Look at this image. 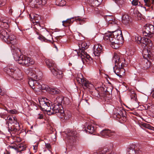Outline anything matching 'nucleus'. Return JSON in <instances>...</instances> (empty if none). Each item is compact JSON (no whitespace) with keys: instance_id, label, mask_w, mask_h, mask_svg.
I'll use <instances>...</instances> for the list:
<instances>
[{"instance_id":"obj_1","label":"nucleus","mask_w":154,"mask_h":154,"mask_svg":"<svg viewBox=\"0 0 154 154\" xmlns=\"http://www.w3.org/2000/svg\"><path fill=\"white\" fill-rule=\"evenodd\" d=\"M125 60L120 58L119 54L114 53L113 57V61L115 63V66L113 67L114 72L120 78H122L125 75V70L123 68L124 66Z\"/></svg>"},{"instance_id":"obj_2","label":"nucleus","mask_w":154,"mask_h":154,"mask_svg":"<svg viewBox=\"0 0 154 154\" xmlns=\"http://www.w3.org/2000/svg\"><path fill=\"white\" fill-rule=\"evenodd\" d=\"M103 39L105 40L109 41L111 43L120 44L123 40L122 31L117 30L112 33H106Z\"/></svg>"},{"instance_id":"obj_3","label":"nucleus","mask_w":154,"mask_h":154,"mask_svg":"<svg viewBox=\"0 0 154 154\" xmlns=\"http://www.w3.org/2000/svg\"><path fill=\"white\" fill-rule=\"evenodd\" d=\"M7 119L8 120L7 122L8 123V130L11 134H14L15 132L20 130V125L16 117L12 116H9L7 117Z\"/></svg>"},{"instance_id":"obj_4","label":"nucleus","mask_w":154,"mask_h":154,"mask_svg":"<svg viewBox=\"0 0 154 154\" xmlns=\"http://www.w3.org/2000/svg\"><path fill=\"white\" fill-rule=\"evenodd\" d=\"M134 41L138 44H141L143 46L146 47L150 50L153 47V45L152 41L149 39L145 37L142 38L138 35L134 37Z\"/></svg>"},{"instance_id":"obj_5","label":"nucleus","mask_w":154,"mask_h":154,"mask_svg":"<svg viewBox=\"0 0 154 154\" xmlns=\"http://www.w3.org/2000/svg\"><path fill=\"white\" fill-rule=\"evenodd\" d=\"M18 51V53L16 52L15 53L14 57L15 58L16 57H17L18 59L16 60L18 61V62L20 64H23V65H25L26 66H28L30 64H33L34 63V62L33 60L29 57H26L25 56L22 55L19 57V54L17 53H20Z\"/></svg>"},{"instance_id":"obj_6","label":"nucleus","mask_w":154,"mask_h":154,"mask_svg":"<svg viewBox=\"0 0 154 154\" xmlns=\"http://www.w3.org/2000/svg\"><path fill=\"white\" fill-rule=\"evenodd\" d=\"M116 116L119 119V121L121 123L126 121V112L122 107H117L115 109Z\"/></svg>"},{"instance_id":"obj_7","label":"nucleus","mask_w":154,"mask_h":154,"mask_svg":"<svg viewBox=\"0 0 154 154\" xmlns=\"http://www.w3.org/2000/svg\"><path fill=\"white\" fill-rule=\"evenodd\" d=\"M108 89L105 86L100 87L99 88L98 94L100 97H103L106 100L110 99H111L112 95L108 91ZM98 97V96H97Z\"/></svg>"},{"instance_id":"obj_8","label":"nucleus","mask_w":154,"mask_h":154,"mask_svg":"<svg viewBox=\"0 0 154 154\" xmlns=\"http://www.w3.org/2000/svg\"><path fill=\"white\" fill-rule=\"evenodd\" d=\"M143 35L150 38L153 37L154 34V27L152 25L146 24L144 27L143 32Z\"/></svg>"},{"instance_id":"obj_9","label":"nucleus","mask_w":154,"mask_h":154,"mask_svg":"<svg viewBox=\"0 0 154 154\" xmlns=\"http://www.w3.org/2000/svg\"><path fill=\"white\" fill-rule=\"evenodd\" d=\"M8 37L6 39V42L8 44H11L12 45L11 46V49L13 50V52L14 55L15 53L16 52H17V53H18V51H19V52H20V50L16 48L14 46V45L16 44V39L15 36L12 35H10L9 33H8Z\"/></svg>"},{"instance_id":"obj_10","label":"nucleus","mask_w":154,"mask_h":154,"mask_svg":"<svg viewBox=\"0 0 154 154\" xmlns=\"http://www.w3.org/2000/svg\"><path fill=\"white\" fill-rule=\"evenodd\" d=\"M45 99L46 100H48L47 98H42L39 100V102L42 110L47 112V114L49 115L51 109V104L49 102L45 101Z\"/></svg>"},{"instance_id":"obj_11","label":"nucleus","mask_w":154,"mask_h":154,"mask_svg":"<svg viewBox=\"0 0 154 154\" xmlns=\"http://www.w3.org/2000/svg\"><path fill=\"white\" fill-rule=\"evenodd\" d=\"M101 135L105 137H116L117 133L114 131H112L108 129H105L102 130L100 132Z\"/></svg>"},{"instance_id":"obj_12","label":"nucleus","mask_w":154,"mask_h":154,"mask_svg":"<svg viewBox=\"0 0 154 154\" xmlns=\"http://www.w3.org/2000/svg\"><path fill=\"white\" fill-rule=\"evenodd\" d=\"M61 107H62V106L59 105L54 103L52 109L51 108L50 111V113H49V115L53 114H57L58 116H59L61 110H62L61 109Z\"/></svg>"},{"instance_id":"obj_13","label":"nucleus","mask_w":154,"mask_h":154,"mask_svg":"<svg viewBox=\"0 0 154 154\" xmlns=\"http://www.w3.org/2000/svg\"><path fill=\"white\" fill-rule=\"evenodd\" d=\"M35 79H33L29 78V84L33 89L38 88L41 89L42 88L41 85H39Z\"/></svg>"},{"instance_id":"obj_14","label":"nucleus","mask_w":154,"mask_h":154,"mask_svg":"<svg viewBox=\"0 0 154 154\" xmlns=\"http://www.w3.org/2000/svg\"><path fill=\"white\" fill-rule=\"evenodd\" d=\"M26 72L27 73L28 77L30 78L29 79L34 78L38 80L41 77V76L39 77V76L37 74H35V71L31 69H28L26 71Z\"/></svg>"},{"instance_id":"obj_15","label":"nucleus","mask_w":154,"mask_h":154,"mask_svg":"<svg viewBox=\"0 0 154 154\" xmlns=\"http://www.w3.org/2000/svg\"><path fill=\"white\" fill-rule=\"evenodd\" d=\"M94 51L95 56L98 57L103 53L102 45L100 44L94 45Z\"/></svg>"},{"instance_id":"obj_16","label":"nucleus","mask_w":154,"mask_h":154,"mask_svg":"<svg viewBox=\"0 0 154 154\" xmlns=\"http://www.w3.org/2000/svg\"><path fill=\"white\" fill-rule=\"evenodd\" d=\"M60 116V117L61 118L67 120L71 117V114L70 112L68 110H61Z\"/></svg>"},{"instance_id":"obj_17","label":"nucleus","mask_w":154,"mask_h":154,"mask_svg":"<svg viewBox=\"0 0 154 154\" xmlns=\"http://www.w3.org/2000/svg\"><path fill=\"white\" fill-rule=\"evenodd\" d=\"M54 75L58 79H61L63 76V73L62 71L57 69L56 67L51 71Z\"/></svg>"},{"instance_id":"obj_18","label":"nucleus","mask_w":154,"mask_h":154,"mask_svg":"<svg viewBox=\"0 0 154 154\" xmlns=\"http://www.w3.org/2000/svg\"><path fill=\"white\" fill-rule=\"evenodd\" d=\"M11 77L17 80H21L22 79L21 72L19 69L14 70Z\"/></svg>"},{"instance_id":"obj_19","label":"nucleus","mask_w":154,"mask_h":154,"mask_svg":"<svg viewBox=\"0 0 154 154\" xmlns=\"http://www.w3.org/2000/svg\"><path fill=\"white\" fill-rule=\"evenodd\" d=\"M45 62L47 67L51 71L56 67V64L52 60L46 59Z\"/></svg>"},{"instance_id":"obj_20","label":"nucleus","mask_w":154,"mask_h":154,"mask_svg":"<svg viewBox=\"0 0 154 154\" xmlns=\"http://www.w3.org/2000/svg\"><path fill=\"white\" fill-rule=\"evenodd\" d=\"M78 55L80 56L82 59L86 58L89 60H90V58H91L90 55L86 52H85V50L83 49L79 50V53H78Z\"/></svg>"},{"instance_id":"obj_21","label":"nucleus","mask_w":154,"mask_h":154,"mask_svg":"<svg viewBox=\"0 0 154 154\" xmlns=\"http://www.w3.org/2000/svg\"><path fill=\"white\" fill-rule=\"evenodd\" d=\"M105 19L106 21L108 22V25H116V22L114 20H113V17L111 16L106 15L105 17Z\"/></svg>"},{"instance_id":"obj_22","label":"nucleus","mask_w":154,"mask_h":154,"mask_svg":"<svg viewBox=\"0 0 154 154\" xmlns=\"http://www.w3.org/2000/svg\"><path fill=\"white\" fill-rule=\"evenodd\" d=\"M49 93L52 94H60L61 93L60 90L56 88H49L48 89Z\"/></svg>"},{"instance_id":"obj_23","label":"nucleus","mask_w":154,"mask_h":154,"mask_svg":"<svg viewBox=\"0 0 154 154\" xmlns=\"http://www.w3.org/2000/svg\"><path fill=\"white\" fill-rule=\"evenodd\" d=\"M79 81H81L82 86L84 88H89L90 85H92L91 84L89 83V82L87 81L86 79L85 78H80L79 79Z\"/></svg>"},{"instance_id":"obj_24","label":"nucleus","mask_w":154,"mask_h":154,"mask_svg":"<svg viewBox=\"0 0 154 154\" xmlns=\"http://www.w3.org/2000/svg\"><path fill=\"white\" fill-rule=\"evenodd\" d=\"M122 18V22L125 25L128 24L130 22L131 17L127 14L123 15Z\"/></svg>"},{"instance_id":"obj_25","label":"nucleus","mask_w":154,"mask_h":154,"mask_svg":"<svg viewBox=\"0 0 154 154\" xmlns=\"http://www.w3.org/2000/svg\"><path fill=\"white\" fill-rule=\"evenodd\" d=\"M7 30L2 29L0 31V36L5 42H6V39L8 37L9 33L7 32Z\"/></svg>"},{"instance_id":"obj_26","label":"nucleus","mask_w":154,"mask_h":154,"mask_svg":"<svg viewBox=\"0 0 154 154\" xmlns=\"http://www.w3.org/2000/svg\"><path fill=\"white\" fill-rule=\"evenodd\" d=\"M68 135L69 137L68 139H71L72 138V140H74V138L78 137L79 135L77 134L76 131H72L69 132L68 133Z\"/></svg>"},{"instance_id":"obj_27","label":"nucleus","mask_w":154,"mask_h":154,"mask_svg":"<svg viewBox=\"0 0 154 154\" xmlns=\"http://www.w3.org/2000/svg\"><path fill=\"white\" fill-rule=\"evenodd\" d=\"M41 17L40 15H36L33 17V19L32 20V22L33 23H41L42 22Z\"/></svg>"},{"instance_id":"obj_28","label":"nucleus","mask_w":154,"mask_h":154,"mask_svg":"<svg viewBox=\"0 0 154 154\" xmlns=\"http://www.w3.org/2000/svg\"><path fill=\"white\" fill-rule=\"evenodd\" d=\"M79 50L83 49L84 50L88 48L86 43L84 42H80L79 43Z\"/></svg>"},{"instance_id":"obj_29","label":"nucleus","mask_w":154,"mask_h":154,"mask_svg":"<svg viewBox=\"0 0 154 154\" xmlns=\"http://www.w3.org/2000/svg\"><path fill=\"white\" fill-rule=\"evenodd\" d=\"M63 98L62 96L57 97L54 101V103L59 105L62 106V103L63 102Z\"/></svg>"},{"instance_id":"obj_30","label":"nucleus","mask_w":154,"mask_h":154,"mask_svg":"<svg viewBox=\"0 0 154 154\" xmlns=\"http://www.w3.org/2000/svg\"><path fill=\"white\" fill-rule=\"evenodd\" d=\"M144 5L149 7L152 6L154 4V0H144Z\"/></svg>"},{"instance_id":"obj_31","label":"nucleus","mask_w":154,"mask_h":154,"mask_svg":"<svg viewBox=\"0 0 154 154\" xmlns=\"http://www.w3.org/2000/svg\"><path fill=\"white\" fill-rule=\"evenodd\" d=\"M4 70L7 74L11 77L12 75L13 72L14 71V69L8 67L4 68Z\"/></svg>"},{"instance_id":"obj_32","label":"nucleus","mask_w":154,"mask_h":154,"mask_svg":"<svg viewBox=\"0 0 154 154\" xmlns=\"http://www.w3.org/2000/svg\"><path fill=\"white\" fill-rule=\"evenodd\" d=\"M41 23H34V28L38 30H40L44 28V25L41 24Z\"/></svg>"},{"instance_id":"obj_33","label":"nucleus","mask_w":154,"mask_h":154,"mask_svg":"<svg viewBox=\"0 0 154 154\" xmlns=\"http://www.w3.org/2000/svg\"><path fill=\"white\" fill-rule=\"evenodd\" d=\"M135 148V145H131V147L129 148L128 150V154H135L136 152L134 149Z\"/></svg>"},{"instance_id":"obj_34","label":"nucleus","mask_w":154,"mask_h":154,"mask_svg":"<svg viewBox=\"0 0 154 154\" xmlns=\"http://www.w3.org/2000/svg\"><path fill=\"white\" fill-rule=\"evenodd\" d=\"M87 132H89L91 134H92L94 131V129L93 126L91 125H88L87 126V129H85Z\"/></svg>"},{"instance_id":"obj_35","label":"nucleus","mask_w":154,"mask_h":154,"mask_svg":"<svg viewBox=\"0 0 154 154\" xmlns=\"http://www.w3.org/2000/svg\"><path fill=\"white\" fill-rule=\"evenodd\" d=\"M26 146L23 144H19L17 145V150H18L20 151H23L26 149Z\"/></svg>"},{"instance_id":"obj_36","label":"nucleus","mask_w":154,"mask_h":154,"mask_svg":"<svg viewBox=\"0 0 154 154\" xmlns=\"http://www.w3.org/2000/svg\"><path fill=\"white\" fill-rule=\"evenodd\" d=\"M1 26L2 28H4L5 29L7 30V31H8L7 29L9 27V25L7 23L4 22H2Z\"/></svg>"},{"instance_id":"obj_37","label":"nucleus","mask_w":154,"mask_h":154,"mask_svg":"<svg viewBox=\"0 0 154 154\" xmlns=\"http://www.w3.org/2000/svg\"><path fill=\"white\" fill-rule=\"evenodd\" d=\"M47 0H36L37 4L39 5H45L47 3Z\"/></svg>"},{"instance_id":"obj_38","label":"nucleus","mask_w":154,"mask_h":154,"mask_svg":"<svg viewBox=\"0 0 154 154\" xmlns=\"http://www.w3.org/2000/svg\"><path fill=\"white\" fill-rule=\"evenodd\" d=\"M29 3L30 5H31L32 7H36V5H37V2L36 0H29Z\"/></svg>"},{"instance_id":"obj_39","label":"nucleus","mask_w":154,"mask_h":154,"mask_svg":"<svg viewBox=\"0 0 154 154\" xmlns=\"http://www.w3.org/2000/svg\"><path fill=\"white\" fill-rule=\"evenodd\" d=\"M63 103L66 105H68L70 104V101L69 98L66 97L63 98Z\"/></svg>"},{"instance_id":"obj_40","label":"nucleus","mask_w":154,"mask_h":154,"mask_svg":"<svg viewBox=\"0 0 154 154\" xmlns=\"http://www.w3.org/2000/svg\"><path fill=\"white\" fill-rule=\"evenodd\" d=\"M8 147L9 149H13L17 150V145L16 144H13L9 146Z\"/></svg>"},{"instance_id":"obj_41","label":"nucleus","mask_w":154,"mask_h":154,"mask_svg":"<svg viewBox=\"0 0 154 154\" xmlns=\"http://www.w3.org/2000/svg\"><path fill=\"white\" fill-rule=\"evenodd\" d=\"M59 1H60V2L59 4H58V5L59 6H63L64 5L66 4V2L64 0H58Z\"/></svg>"},{"instance_id":"obj_42","label":"nucleus","mask_w":154,"mask_h":154,"mask_svg":"<svg viewBox=\"0 0 154 154\" xmlns=\"http://www.w3.org/2000/svg\"><path fill=\"white\" fill-rule=\"evenodd\" d=\"M62 23L63 25L64 26L66 27L69 26L67 19L66 20L63 21Z\"/></svg>"},{"instance_id":"obj_43","label":"nucleus","mask_w":154,"mask_h":154,"mask_svg":"<svg viewBox=\"0 0 154 154\" xmlns=\"http://www.w3.org/2000/svg\"><path fill=\"white\" fill-rule=\"evenodd\" d=\"M67 20L68 21V23H69V25L70 24H72L74 22V18L72 17L71 18L68 19H67Z\"/></svg>"},{"instance_id":"obj_44","label":"nucleus","mask_w":154,"mask_h":154,"mask_svg":"<svg viewBox=\"0 0 154 154\" xmlns=\"http://www.w3.org/2000/svg\"><path fill=\"white\" fill-rule=\"evenodd\" d=\"M146 51H148V50H144L143 51V57H145V58H146V57H149V54L148 53H147V54H144V53L145 52H146Z\"/></svg>"},{"instance_id":"obj_45","label":"nucleus","mask_w":154,"mask_h":154,"mask_svg":"<svg viewBox=\"0 0 154 154\" xmlns=\"http://www.w3.org/2000/svg\"><path fill=\"white\" fill-rule=\"evenodd\" d=\"M112 47L113 48H114V49H117L118 47V45L119 44H116L115 43H112Z\"/></svg>"},{"instance_id":"obj_46","label":"nucleus","mask_w":154,"mask_h":154,"mask_svg":"<svg viewBox=\"0 0 154 154\" xmlns=\"http://www.w3.org/2000/svg\"><path fill=\"white\" fill-rule=\"evenodd\" d=\"M132 4L133 5H137L138 4V1L137 0H133L132 2Z\"/></svg>"},{"instance_id":"obj_47","label":"nucleus","mask_w":154,"mask_h":154,"mask_svg":"<svg viewBox=\"0 0 154 154\" xmlns=\"http://www.w3.org/2000/svg\"><path fill=\"white\" fill-rule=\"evenodd\" d=\"M9 112L12 114H15L17 113V111L15 109L11 110L9 111Z\"/></svg>"},{"instance_id":"obj_48","label":"nucleus","mask_w":154,"mask_h":154,"mask_svg":"<svg viewBox=\"0 0 154 154\" xmlns=\"http://www.w3.org/2000/svg\"><path fill=\"white\" fill-rule=\"evenodd\" d=\"M125 0H119L117 3V4L119 5H122L124 3Z\"/></svg>"},{"instance_id":"obj_49","label":"nucleus","mask_w":154,"mask_h":154,"mask_svg":"<svg viewBox=\"0 0 154 154\" xmlns=\"http://www.w3.org/2000/svg\"><path fill=\"white\" fill-rule=\"evenodd\" d=\"M43 115L42 114H39L38 117V118L39 119H42L43 118Z\"/></svg>"},{"instance_id":"obj_50","label":"nucleus","mask_w":154,"mask_h":154,"mask_svg":"<svg viewBox=\"0 0 154 154\" xmlns=\"http://www.w3.org/2000/svg\"><path fill=\"white\" fill-rule=\"evenodd\" d=\"M45 146L46 148L48 149H50L51 147V146L50 143H46Z\"/></svg>"},{"instance_id":"obj_51","label":"nucleus","mask_w":154,"mask_h":154,"mask_svg":"<svg viewBox=\"0 0 154 154\" xmlns=\"http://www.w3.org/2000/svg\"><path fill=\"white\" fill-rule=\"evenodd\" d=\"M142 126L146 128H148L149 125L147 124L143 123L142 125Z\"/></svg>"},{"instance_id":"obj_52","label":"nucleus","mask_w":154,"mask_h":154,"mask_svg":"<svg viewBox=\"0 0 154 154\" xmlns=\"http://www.w3.org/2000/svg\"><path fill=\"white\" fill-rule=\"evenodd\" d=\"M38 146V143H36V144L35 145L33 146V149L34 150L37 149Z\"/></svg>"},{"instance_id":"obj_53","label":"nucleus","mask_w":154,"mask_h":154,"mask_svg":"<svg viewBox=\"0 0 154 154\" xmlns=\"http://www.w3.org/2000/svg\"><path fill=\"white\" fill-rule=\"evenodd\" d=\"M38 38L42 41H45L44 39L42 37L40 36L38 37Z\"/></svg>"},{"instance_id":"obj_54","label":"nucleus","mask_w":154,"mask_h":154,"mask_svg":"<svg viewBox=\"0 0 154 154\" xmlns=\"http://www.w3.org/2000/svg\"><path fill=\"white\" fill-rule=\"evenodd\" d=\"M95 1H97V2H98L99 4L103 0H95Z\"/></svg>"},{"instance_id":"obj_55","label":"nucleus","mask_w":154,"mask_h":154,"mask_svg":"<svg viewBox=\"0 0 154 154\" xmlns=\"http://www.w3.org/2000/svg\"><path fill=\"white\" fill-rule=\"evenodd\" d=\"M149 66H143V68H144V69H147L148 68H149Z\"/></svg>"},{"instance_id":"obj_56","label":"nucleus","mask_w":154,"mask_h":154,"mask_svg":"<svg viewBox=\"0 0 154 154\" xmlns=\"http://www.w3.org/2000/svg\"><path fill=\"white\" fill-rule=\"evenodd\" d=\"M3 93L2 92V90L1 89V88H0V95H3Z\"/></svg>"},{"instance_id":"obj_57","label":"nucleus","mask_w":154,"mask_h":154,"mask_svg":"<svg viewBox=\"0 0 154 154\" xmlns=\"http://www.w3.org/2000/svg\"><path fill=\"white\" fill-rule=\"evenodd\" d=\"M152 97L154 98V90H153V91H152Z\"/></svg>"},{"instance_id":"obj_58","label":"nucleus","mask_w":154,"mask_h":154,"mask_svg":"<svg viewBox=\"0 0 154 154\" xmlns=\"http://www.w3.org/2000/svg\"><path fill=\"white\" fill-rule=\"evenodd\" d=\"M114 0V1H115V2H116V3L117 4V2H118V1L119 0Z\"/></svg>"},{"instance_id":"obj_59","label":"nucleus","mask_w":154,"mask_h":154,"mask_svg":"<svg viewBox=\"0 0 154 154\" xmlns=\"http://www.w3.org/2000/svg\"><path fill=\"white\" fill-rule=\"evenodd\" d=\"M132 96H134V98H135V96H136V95L135 94H134L133 95H132Z\"/></svg>"},{"instance_id":"obj_60","label":"nucleus","mask_w":154,"mask_h":154,"mask_svg":"<svg viewBox=\"0 0 154 154\" xmlns=\"http://www.w3.org/2000/svg\"><path fill=\"white\" fill-rule=\"evenodd\" d=\"M69 66H71L72 65V63H69Z\"/></svg>"},{"instance_id":"obj_61","label":"nucleus","mask_w":154,"mask_h":154,"mask_svg":"<svg viewBox=\"0 0 154 154\" xmlns=\"http://www.w3.org/2000/svg\"><path fill=\"white\" fill-rule=\"evenodd\" d=\"M77 20H78L79 21H80L81 20V19H80L79 18H78V19H77Z\"/></svg>"},{"instance_id":"obj_62","label":"nucleus","mask_w":154,"mask_h":154,"mask_svg":"<svg viewBox=\"0 0 154 154\" xmlns=\"http://www.w3.org/2000/svg\"><path fill=\"white\" fill-rule=\"evenodd\" d=\"M49 36L51 38L52 37V36L50 35H49Z\"/></svg>"},{"instance_id":"obj_63","label":"nucleus","mask_w":154,"mask_h":154,"mask_svg":"<svg viewBox=\"0 0 154 154\" xmlns=\"http://www.w3.org/2000/svg\"><path fill=\"white\" fill-rule=\"evenodd\" d=\"M110 154H113V153H110Z\"/></svg>"},{"instance_id":"obj_64","label":"nucleus","mask_w":154,"mask_h":154,"mask_svg":"<svg viewBox=\"0 0 154 154\" xmlns=\"http://www.w3.org/2000/svg\"><path fill=\"white\" fill-rule=\"evenodd\" d=\"M55 48H57V47H56V46H55Z\"/></svg>"}]
</instances>
